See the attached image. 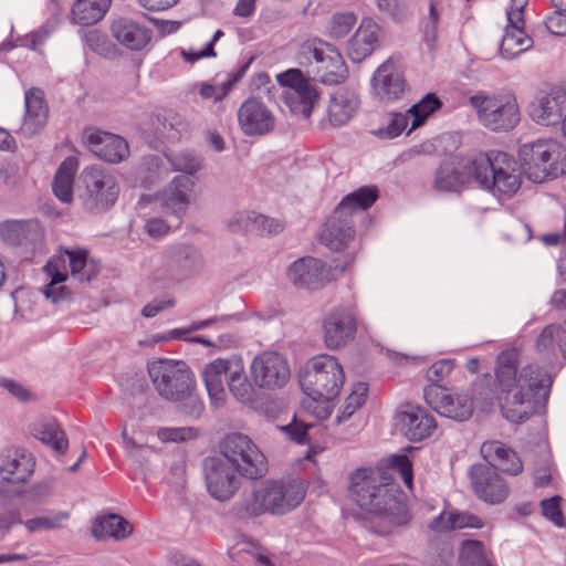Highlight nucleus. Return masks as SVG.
Here are the masks:
<instances>
[{
    "instance_id": "f257e3e1",
    "label": "nucleus",
    "mask_w": 566,
    "mask_h": 566,
    "mask_svg": "<svg viewBox=\"0 0 566 566\" xmlns=\"http://www.w3.org/2000/svg\"><path fill=\"white\" fill-rule=\"evenodd\" d=\"M411 489L412 465L407 455H395L390 459V468L359 469L350 476V491L357 505L371 514L370 527L380 535L394 533L406 526L410 513L406 496L395 483V475Z\"/></svg>"
},
{
    "instance_id": "f03ea898",
    "label": "nucleus",
    "mask_w": 566,
    "mask_h": 566,
    "mask_svg": "<svg viewBox=\"0 0 566 566\" xmlns=\"http://www.w3.org/2000/svg\"><path fill=\"white\" fill-rule=\"evenodd\" d=\"M520 353L516 348L500 353L495 367V384L504 417L522 422L546 402L552 386L551 376L537 365L517 370Z\"/></svg>"
},
{
    "instance_id": "7ed1b4c3",
    "label": "nucleus",
    "mask_w": 566,
    "mask_h": 566,
    "mask_svg": "<svg viewBox=\"0 0 566 566\" xmlns=\"http://www.w3.org/2000/svg\"><path fill=\"white\" fill-rule=\"evenodd\" d=\"M345 379L344 368L335 356L322 354L308 359L300 374L301 388L307 396L302 402L303 411L318 420L327 419Z\"/></svg>"
},
{
    "instance_id": "20e7f679",
    "label": "nucleus",
    "mask_w": 566,
    "mask_h": 566,
    "mask_svg": "<svg viewBox=\"0 0 566 566\" xmlns=\"http://www.w3.org/2000/svg\"><path fill=\"white\" fill-rule=\"evenodd\" d=\"M305 493L306 484L302 480L254 482L250 491H244L237 514L240 517L285 514L301 504Z\"/></svg>"
},
{
    "instance_id": "39448f33",
    "label": "nucleus",
    "mask_w": 566,
    "mask_h": 566,
    "mask_svg": "<svg viewBox=\"0 0 566 566\" xmlns=\"http://www.w3.org/2000/svg\"><path fill=\"white\" fill-rule=\"evenodd\" d=\"M148 374L160 397L181 403L188 416L201 415L203 403L195 392V376L185 361L159 359L148 365Z\"/></svg>"
},
{
    "instance_id": "423d86ee",
    "label": "nucleus",
    "mask_w": 566,
    "mask_h": 566,
    "mask_svg": "<svg viewBox=\"0 0 566 566\" xmlns=\"http://www.w3.org/2000/svg\"><path fill=\"white\" fill-rule=\"evenodd\" d=\"M377 199L376 187H361L346 196L325 222L321 232V241L334 251L348 249L355 237L353 213L358 210H367Z\"/></svg>"
},
{
    "instance_id": "0eeeda50",
    "label": "nucleus",
    "mask_w": 566,
    "mask_h": 566,
    "mask_svg": "<svg viewBox=\"0 0 566 566\" xmlns=\"http://www.w3.org/2000/svg\"><path fill=\"white\" fill-rule=\"evenodd\" d=\"M203 379L212 403L221 405L226 399L224 379L232 396L240 402H252L255 397L253 382L247 375L243 360L238 356L218 358L203 369Z\"/></svg>"
},
{
    "instance_id": "6e6552de",
    "label": "nucleus",
    "mask_w": 566,
    "mask_h": 566,
    "mask_svg": "<svg viewBox=\"0 0 566 566\" xmlns=\"http://www.w3.org/2000/svg\"><path fill=\"white\" fill-rule=\"evenodd\" d=\"M475 182L499 196H512L521 187L515 159L506 153L492 150L476 154Z\"/></svg>"
},
{
    "instance_id": "1a4fd4ad",
    "label": "nucleus",
    "mask_w": 566,
    "mask_h": 566,
    "mask_svg": "<svg viewBox=\"0 0 566 566\" xmlns=\"http://www.w3.org/2000/svg\"><path fill=\"white\" fill-rule=\"evenodd\" d=\"M44 269L51 277L44 293L54 302L65 295L66 289L60 284L66 280L67 269L71 275L78 281H91L99 270L98 264L90 259L88 252L83 249L64 250L50 260Z\"/></svg>"
},
{
    "instance_id": "9d476101",
    "label": "nucleus",
    "mask_w": 566,
    "mask_h": 566,
    "mask_svg": "<svg viewBox=\"0 0 566 566\" xmlns=\"http://www.w3.org/2000/svg\"><path fill=\"white\" fill-rule=\"evenodd\" d=\"M300 52L307 60L314 77L323 84L335 85L347 78V65L334 45L313 38L302 43Z\"/></svg>"
},
{
    "instance_id": "9b49d317",
    "label": "nucleus",
    "mask_w": 566,
    "mask_h": 566,
    "mask_svg": "<svg viewBox=\"0 0 566 566\" xmlns=\"http://www.w3.org/2000/svg\"><path fill=\"white\" fill-rule=\"evenodd\" d=\"M470 103L476 111L482 125L491 130H510L520 122V109L513 94L502 93L492 96L478 94L470 98Z\"/></svg>"
},
{
    "instance_id": "f8f14e48",
    "label": "nucleus",
    "mask_w": 566,
    "mask_h": 566,
    "mask_svg": "<svg viewBox=\"0 0 566 566\" xmlns=\"http://www.w3.org/2000/svg\"><path fill=\"white\" fill-rule=\"evenodd\" d=\"M220 458H224L241 474L250 479H258L266 472V459L258 446L245 434L232 432L227 434L220 443Z\"/></svg>"
},
{
    "instance_id": "ddd939ff",
    "label": "nucleus",
    "mask_w": 566,
    "mask_h": 566,
    "mask_svg": "<svg viewBox=\"0 0 566 566\" xmlns=\"http://www.w3.org/2000/svg\"><path fill=\"white\" fill-rule=\"evenodd\" d=\"M176 170L185 171L187 175H180L158 196V200L164 209L180 218L190 205L193 180L189 175L195 174L201 167L199 158L188 154H181L171 160Z\"/></svg>"
},
{
    "instance_id": "4468645a",
    "label": "nucleus",
    "mask_w": 566,
    "mask_h": 566,
    "mask_svg": "<svg viewBox=\"0 0 566 566\" xmlns=\"http://www.w3.org/2000/svg\"><path fill=\"white\" fill-rule=\"evenodd\" d=\"M80 182L85 192L81 195L84 207L90 211L102 212L116 202L119 195V184L114 174L102 166H91L83 169Z\"/></svg>"
},
{
    "instance_id": "2eb2a0df",
    "label": "nucleus",
    "mask_w": 566,
    "mask_h": 566,
    "mask_svg": "<svg viewBox=\"0 0 566 566\" xmlns=\"http://www.w3.org/2000/svg\"><path fill=\"white\" fill-rule=\"evenodd\" d=\"M354 253H346L340 261H335L334 266H327L319 259L313 256L302 258L290 265L287 277L294 285L318 289L325 283L337 279L354 262Z\"/></svg>"
},
{
    "instance_id": "dca6fc26",
    "label": "nucleus",
    "mask_w": 566,
    "mask_h": 566,
    "mask_svg": "<svg viewBox=\"0 0 566 566\" xmlns=\"http://www.w3.org/2000/svg\"><path fill=\"white\" fill-rule=\"evenodd\" d=\"M560 155V145L553 139H539L520 147L518 157L527 177L534 182H543L558 174L556 160Z\"/></svg>"
},
{
    "instance_id": "f3484780",
    "label": "nucleus",
    "mask_w": 566,
    "mask_h": 566,
    "mask_svg": "<svg viewBox=\"0 0 566 566\" xmlns=\"http://www.w3.org/2000/svg\"><path fill=\"white\" fill-rule=\"evenodd\" d=\"M251 381L260 389L276 390L283 388L291 378V368L286 358L276 352H263L250 364Z\"/></svg>"
},
{
    "instance_id": "a211bd4d",
    "label": "nucleus",
    "mask_w": 566,
    "mask_h": 566,
    "mask_svg": "<svg viewBox=\"0 0 566 566\" xmlns=\"http://www.w3.org/2000/svg\"><path fill=\"white\" fill-rule=\"evenodd\" d=\"M276 78L282 86L286 87L284 98L291 111L310 117L319 97L315 85L298 69L280 73Z\"/></svg>"
},
{
    "instance_id": "6ab92c4d",
    "label": "nucleus",
    "mask_w": 566,
    "mask_h": 566,
    "mask_svg": "<svg viewBox=\"0 0 566 566\" xmlns=\"http://www.w3.org/2000/svg\"><path fill=\"white\" fill-rule=\"evenodd\" d=\"M205 475L209 494L218 501L230 500L240 488L241 476H244L219 455L205 460Z\"/></svg>"
},
{
    "instance_id": "aec40b11",
    "label": "nucleus",
    "mask_w": 566,
    "mask_h": 566,
    "mask_svg": "<svg viewBox=\"0 0 566 566\" xmlns=\"http://www.w3.org/2000/svg\"><path fill=\"white\" fill-rule=\"evenodd\" d=\"M476 154L452 155L437 170L433 188L439 191H458L462 186L475 182Z\"/></svg>"
},
{
    "instance_id": "412c9836",
    "label": "nucleus",
    "mask_w": 566,
    "mask_h": 566,
    "mask_svg": "<svg viewBox=\"0 0 566 566\" xmlns=\"http://www.w3.org/2000/svg\"><path fill=\"white\" fill-rule=\"evenodd\" d=\"M528 0H511L506 12L507 24L500 45V53L505 59H514L533 45V40L524 30V9Z\"/></svg>"
},
{
    "instance_id": "4be33fe9",
    "label": "nucleus",
    "mask_w": 566,
    "mask_h": 566,
    "mask_svg": "<svg viewBox=\"0 0 566 566\" xmlns=\"http://www.w3.org/2000/svg\"><path fill=\"white\" fill-rule=\"evenodd\" d=\"M441 101L434 94H428L407 113L392 114L382 135L388 138H395L409 125L410 129L408 134H410L412 130L420 127L430 115L441 107Z\"/></svg>"
},
{
    "instance_id": "5701e85b",
    "label": "nucleus",
    "mask_w": 566,
    "mask_h": 566,
    "mask_svg": "<svg viewBox=\"0 0 566 566\" xmlns=\"http://www.w3.org/2000/svg\"><path fill=\"white\" fill-rule=\"evenodd\" d=\"M373 88L381 101H396L403 95L407 83L399 57L391 56L377 69Z\"/></svg>"
},
{
    "instance_id": "b1692460",
    "label": "nucleus",
    "mask_w": 566,
    "mask_h": 566,
    "mask_svg": "<svg viewBox=\"0 0 566 566\" xmlns=\"http://www.w3.org/2000/svg\"><path fill=\"white\" fill-rule=\"evenodd\" d=\"M427 402L441 416L467 420L473 412V403L468 395L448 392L447 390L431 386L426 389Z\"/></svg>"
},
{
    "instance_id": "393cba45",
    "label": "nucleus",
    "mask_w": 566,
    "mask_h": 566,
    "mask_svg": "<svg viewBox=\"0 0 566 566\" xmlns=\"http://www.w3.org/2000/svg\"><path fill=\"white\" fill-rule=\"evenodd\" d=\"M238 122L247 136L265 135L275 126L272 112L258 98H248L242 103L238 109Z\"/></svg>"
},
{
    "instance_id": "a878e982",
    "label": "nucleus",
    "mask_w": 566,
    "mask_h": 566,
    "mask_svg": "<svg viewBox=\"0 0 566 566\" xmlns=\"http://www.w3.org/2000/svg\"><path fill=\"white\" fill-rule=\"evenodd\" d=\"M84 140L90 150L105 161L117 164L129 155L127 142L118 136L97 129H86Z\"/></svg>"
},
{
    "instance_id": "bb28decb",
    "label": "nucleus",
    "mask_w": 566,
    "mask_h": 566,
    "mask_svg": "<svg viewBox=\"0 0 566 566\" xmlns=\"http://www.w3.org/2000/svg\"><path fill=\"white\" fill-rule=\"evenodd\" d=\"M471 482L475 494L491 504L501 503L509 494L505 481L494 468L485 464L472 467Z\"/></svg>"
},
{
    "instance_id": "cd10ccee",
    "label": "nucleus",
    "mask_w": 566,
    "mask_h": 566,
    "mask_svg": "<svg viewBox=\"0 0 566 566\" xmlns=\"http://www.w3.org/2000/svg\"><path fill=\"white\" fill-rule=\"evenodd\" d=\"M355 333L356 318L352 307L336 308L324 322V340L329 349L346 345Z\"/></svg>"
},
{
    "instance_id": "c85d7f7f",
    "label": "nucleus",
    "mask_w": 566,
    "mask_h": 566,
    "mask_svg": "<svg viewBox=\"0 0 566 566\" xmlns=\"http://www.w3.org/2000/svg\"><path fill=\"white\" fill-rule=\"evenodd\" d=\"M35 468L33 455L19 447H10L0 453V475L2 480L20 484L27 482Z\"/></svg>"
},
{
    "instance_id": "c756f323",
    "label": "nucleus",
    "mask_w": 566,
    "mask_h": 566,
    "mask_svg": "<svg viewBox=\"0 0 566 566\" xmlns=\"http://www.w3.org/2000/svg\"><path fill=\"white\" fill-rule=\"evenodd\" d=\"M566 111V92L562 88H552L541 94L530 106V116L541 125L558 124Z\"/></svg>"
},
{
    "instance_id": "7c9ffc66",
    "label": "nucleus",
    "mask_w": 566,
    "mask_h": 566,
    "mask_svg": "<svg viewBox=\"0 0 566 566\" xmlns=\"http://www.w3.org/2000/svg\"><path fill=\"white\" fill-rule=\"evenodd\" d=\"M534 348L542 361L554 363L559 354L566 359V319L545 326L536 337Z\"/></svg>"
},
{
    "instance_id": "2f4dec72",
    "label": "nucleus",
    "mask_w": 566,
    "mask_h": 566,
    "mask_svg": "<svg viewBox=\"0 0 566 566\" xmlns=\"http://www.w3.org/2000/svg\"><path fill=\"white\" fill-rule=\"evenodd\" d=\"M401 431L412 441L428 438L436 429L434 418L423 408L407 406L398 416Z\"/></svg>"
},
{
    "instance_id": "473e14b6",
    "label": "nucleus",
    "mask_w": 566,
    "mask_h": 566,
    "mask_svg": "<svg viewBox=\"0 0 566 566\" xmlns=\"http://www.w3.org/2000/svg\"><path fill=\"white\" fill-rule=\"evenodd\" d=\"M111 33L118 44L132 51L143 50L151 39L150 30L126 18L115 20Z\"/></svg>"
},
{
    "instance_id": "72a5a7b5",
    "label": "nucleus",
    "mask_w": 566,
    "mask_h": 566,
    "mask_svg": "<svg viewBox=\"0 0 566 566\" xmlns=\"http://www.w3.org/2000/svg\"><path fill=\"white\" fill-rule=\"evenodd\" d=\"M380 28L371 19H364L349 41L348 56L354 62H360L369 56L379 42Z\"/></svg>"
},
{
    "instance_id": "f704fd0d",
    "label": "nucleus",
    "mask_w": 566,
    "mask_h": 566,
    "mask_svg": "<svg viewBox=\"0 0 566 566\" xmlns=\"http://www.w3.org/2000/svg\"><path fill=\"white\" fill-rule=\"evenodd\" d=\"M481 454L488 461V465L516 475L523 470V464L516 453L503 442L491 440L481 446Z\"/></svg>"
},
{
    "instance_id": "c9c22d12",
    "label": "nucleus",
    "mask_w": 566,
    "mask_h": 566,
    "mask_svg": "<svg viewBox=\"0 0 566 566\" xmlns=\"http://www.w3.org/2000/svg\"><path fill=\"white\" fill-rule=\"evenodd\" d=\"M46 120L44 94L39 88H31L25 94V116L21 129L25 135H35L45 126Z\"/></svg>"
},
{
    "instance_id": "e433bc0d",
    "label": "nucleus",
    "mask_w": 566,
    "mask_h": 566,
    "mask_svg": "<svg viewBox=\"0 0 566 566\" xmlns=\"http://www.w3.org/2000/svg\"><path fill=\"white\" fill-rule=\"evenodd\" d=\"M32 436L50 447L56 454H65L69 440L55 419H42L32 424Z\"/></svg>"
},
{
    "instance_id": "4c0bfd02",
    "label": "nucleus",
    "mask_w": 566,
    "mask_h": 566,
    "mask_svg": "<svg viewBox=\"0 0 566 566\" xmlns=\"http://www.w3.org/2000/svg\"><path fill=\"white\" fill-rule=\"evenodd\" d=\"M112 0H76L71 10V20L78 25L99 22L111 7Z\"/></svg>"
},
{
    "instance_id": "58836bf2",
    "label": "nucleus",
    "mask_w": 566,
    "mask_h": 566,
    "mask_svg": "<svg viewBox=\"0 0 566 566\" xmlns=\"http://www.w3.org/2000/svg\"><path fill=\"white\" fill-rule=\"evenodd\" d=\"M358 107V98L355 93L339 90L333 96L328 105V119L334 126H342L349 122Z\"/></svg>"
},
{
    "instance_id": "ea45409f",
    "label": "nucleus",
    "mask_w": 566,
    "mask_h": 566,
    "mask_svg": "<svg viewBox=\"0 0 566 566\" xmlns=\"http://www.w3.org/2000/svg\"><path fill=\"white\" fill-rule=\"evenodd\" d=\"M168 265L177 276H187L201 266V255L193 247L178 245L169 251Z\"/></svg>"
},
{
    "instance_id": "a19ab883",
    "label": "nucleus",
    "mask_w": 566,
    "mask_h": 566,
    "mask_svg": "<svg viewBox=\"0 0 566 566\" xmlns=\"http://www.w3.org/2000/svg\"><path fill=\"white\" fill-rule=\"evenodd\" d=\"M78 168L75 157H67L60 165L53 180V192L62 202H71L73 198V180Z\"/></svg>"
},
{
    "instance_id": "79ce46f5",
    "label": "nucleus",
    "mask_w": 566,
    "mask_h": 566,
    "mask_svg": "<svg viewBox=\"0 0 566 566\" xmlns=\"http://www.w3.org/2000/svg\"><path fill=\"white\" fill-rule=\"evenodd\" d=\"M92 532L97 538L113 537L122 539L132 534L133 526L124 517L117 514H109L97 518Z\"/></svg>"
},
{
    "instance_id": "37998d69",
    "label": "nucleus",
    "mask_w": 566,
    "mask_h": 566,
    "mask_svg": "<svg viewBox=\"0 0 566 566\" xmlns=\"http://www.w3.org/2000/svg\"><path fill=\"white\" fill-rule=\"evenodd\" d=\"M460 566H495L492 552L476 539L462 542L459 551Z\"/></svg>"
},
{
    "instance_id": "c03bdc74",
    "label": "nucleus",
    "mask_w": 566,
    "mask_h": 566,
    "mask_svg": "<svg viewBox=\"0 0 566 566\" xmlns=\"http://www.w3.org/2000/svg\"><path fill=\"white\" fill-rule=\"evenodd\" d=\"M368 386L366 382L359 381L353 385L350 394L345 399V402L337 415V422L340 423L352 417L366 401Z\"/></svg>"
},
{
    "instance_id": "a18cd8bd",
    "label": "nucleus",
    "mask_w": 566,
    "mask_h": 566,
    "mask_svg": "<svg viewBox=\"0 0 566 566\" xmlns=\"http://www.w3.org/2000/svg\"><path fill=\"white\" fill-rule=\"evenodd\" d=\"M69 520L66 512H50L28 520L24 525L31 533L40 531L57 530Z\"/></svg>"
},
{
    "instance_id": "49530a36",
    "label": "nucleus",
    "mask_w": 566,
    "mask_h": 566,
    "mask_svg": "<svg viewBox=\"0 0 566 566\" xmlns=\"http://www.w3.org/2000/svg\"><path fill=\"white\" fill-rule=\"evenodd\" d=\"M357 22V17L353 12L335 13L328 22L327 32L332 39H342L346 36Z\"/></svg>"
},
{
    "instance_id": "de8ad7c7",
    "label": "nucleus",
    "mask_w": 566,
    "mask_h": 566,
    "mask_svg": "<svg viewBox=\"0 0 566 566\" xmlns=\"http://www.w3.org/2000/svg\"><path fill=\"white\" fill-rule=\"evenodd\" d=\"M23 234L21 235V243L31 251L41 250L43 247L44 232L38 221H24L23 222Z\"/></svg>"
},
{
    "instance_id": "09e8293b",
    "label": "nucleus",
    "mask_w": 566,
    "mask_h": 566,
    "mask_svg": "<svg viewBox=\"0 0 566 566\" xmlns=\"http://www.w3.org/2000/svg\"><path fill=\"white\" fill-rule=\"evenodd\" d=\"M210 324V321H202L198 323H192L189 327H182V328H175L171 329L165 334H159L153 336L150 342H139L140 345L147 344H155L159 342H167L170 339H186L187 335H189L192 332L202 329L207 327Z\"/></svg>"
},
{
    "instance_id": "8fccbe9b",
    "label": "nucleus",
    "mask_w": 566,
    "mask_h": 566,
    "mask_svg": "<svg viewBox=\"0 0 566 566\" xmlns=\"http://www.w3.org/2000/svg\"><path fill=\"white\" fill-rule=\"evenodd\" d=\"M376 4L380 13L395 21L403 20L409 12L406 0H376Z\"/></svg>"
},
{
    "instance_id": "3c124183",
    "label": "nucleus",
    "mask_w": 566,
    "mask_h": 566,
    "mask_svg": "<svg viewBox=\"0 0 566 566\" xmlns=\"http://www.w3.org/2000/svg\"><path fill=\"white\" fill-rule=\"evenodd\" d=\"M198 430L192 427L160 428L157 437L163 442H185L195 439Z\"/></svg>"
},
{
    "instance_id": "603ef678",
    "label": "nucleus",
    "mask_w": 566,
    "mask_h": 566,
    "mask_svg": "<svg viewBox=\"0 0 566 566\" xmlns=\"http://www.w3.org/2000/svg\"><path fill=\"white\" fill-rule=\"evenodd\" d=\"M248 229L255 230L256 235L263 234H276L280 233L284 229V224L276 219H270L262 214H256L253 221H251Z\"/></svg>"
},
{
    "instance_id": "864d4df0",
    "label": "nucleus",
    "mask_w": 566,
    "mask_h": 566,
    "mask_svg": "<svg viewBox=\"0 0 566 566\" xmlns=\"http://www.w3.org/2000/svg\"><path fill=\"white\" fill-rule=\"evenodd\" d=\"M302 413L298 416H295L293 421L284 427H281V429L287 433L292 440L303 443L305 442V439L307 437V431L310 428H312V423L307 422L305 419H302Z\"/></svg>"
},
{
    "instance_id": "5fc2aeb1",
    "label": "nucleus",
    "mask_w": 566,
    "mask_h": 566,
    "mask_svg": "<svg viewBox=\"0 0 566 566\" xmlns=\"http://www.w3.org/2000/svg\"><path fill=\"white\" fill-rule=\"evenodd\" d=\"M223 36V32L221 30H217L211 41L207 44V46L200 51L193 50H181V57L189 63H195L200 59L216 56L214 44L216 42Z\"/></svg>"
},
{
    "instance_id": "6e6d98bb",
    "label": "nucleus",
    "mask_w": 566,
    "mask_h": 566,
    "mask_svg": "<svg viewBox=\"0 0 566 566\" xmlns=\"http://www.w3.org/2000/svg\"><path fill=\"white\" fill-rule=\"evenodd\" d=\"M256 213L253 211H241L232 216L228 222V228L234 233H251L254 234L255 230L248 229L251 221H253Z\"/></svg>"
},
{
    "instance_id": "4d7b16f0",
    "label": "nucleus",
    "mask_w": 566,
    "mask_h": 566,
    "mask_svg": "<svg viewBox=\"0 0 566 566\" xmlns=\"http://www.w3.org/2000/svg\"><path fill=\"white\" fill-rule=\"evenodd\" d=\"M453 531L462 528H482L484 523L480 517L468 512L451 511Z\"/></svg>"
},
{
    "instance_id": "13d9d810",
    "label": "nucleus",
    "mask_w": 566,
    "mask_h": 566,
    "mask_svg": "<svg viewBox=\"0 0 566 566\" xmlns=\"http://www.w3.org/2000/svg\"><path fill=\"white\" fill-rule=\"evenodd\" d=\"M24 221H11L0 226V235L9 244L20 245Z\"/></svg>"
},
{
    "instance_id": "bf43d9fd",
    "label": "nucleus",
    "mask_w": 566,
    "mask_h": 566,
    "mask_svg": "<svg viewBox=\"0 0 566 566\" xmlns=\"http://www.w3.org/2000/svg\"><path fill=\"white\" fill-rule=\"evenodd\" d=\"M559 497L554 496L542 501L543 514L558 526H563L564 518L559 505Z\"/></svg>"
},
{
    "instance_id": "052dcab7",
    "label": "nucleus",
    "mask_w": 566,
    "mask_h": 566,
    "mask_svg": "<svg viewBox=\"0 0 566 566\" xmlns=\"http://www.w3.org/2000/svg\"><path fill=\"white\" fill-rule=\"evenodd\" d=\"M546 29L554 35H566V14L562 11H554L545 20Z\"/></svg>"
},
{
    "instance_id": "680f3d73",
    "label": "nucleus",
    "mask_w": 566,
    "mask_h": 566,
    "mask_svg": "<svg viewBox=\"0 0 566 566\" xmlns=\"http://www.w3.org/2000/svg\"><path fill=\"white\" fill-rule=\"evenodd\" d=\"M453 369L451 360L441 359L430 366L427 371V377L431 381H440L447 377Z\"/></svg>"
},
{
    "instance_id": "e2e57ef3",
    "label": "nucleus",
    "mask_w": 566,
    "mask_h": 566,
    "mask_svg": "<svg viewBox=\"0 0 566 566\" xmlns=\"http://www.w3.org/2000/svg\"><path fill=\"white\" fill-rule=\"evenodd\" d=\"M429 528L437 533L453 531L451 511L441 512L439 516H437L430 522Z\"/></svg>"
},
{
    "instance_id": "0e129e2a",
    "label": "nucleus",
    "mask_w": 566,
    "mask_h": 566,
    "mask_svg": "<svg viewBox=\"0 0 566 566\" xmlns=\"http://www.w3.org/2000/svg\"><path fill=\"white\" fill-rule=\"evenodd\" d=\"M443 3L439 1H431L430 8H429V22L426 25V32L431 33L432 35L436 34L438 30V23L440 20V15L443 11Z\"/></svg>"
},
{
    "instance_id": "69168bd1",
    "label": "nucleus",
    "mask_w": 566,
    "mask_h": 566,
    "mask_svg": "<svg viewBox=\"0 0 566 566\" xmlns=\"http://www.w3.org/2000/svg\"><path fill=\"white\" fill-rule=\"evenodd\" d=\"M145 229L150 237L160 238L169 232L170 227L164 220L154 218L147 221Z\"/></svg>"
},
{
    "instance_id": "338daca9",
    "label": "nucleus",
    "mask_w": 566,
    "mask_h": 566,
    "mask_svg": "<svg viewBox=\"0 0 566 566\" xmlns=\"http://www.w3.org/2000/svg\"><path fill=\"white\" fill-rule=\"evenodd\" d=\"M2 387H4L12 396L18 398L21 401L29 400L31 398V392L24 388L22 385L14 382L10 379H3L1 381Z\"/></svg>"
},
{
    "instance_id": "774afa93",
    "label": "nucleus",
    "mask_w": 566,
    "mask_h": 566,
    "mask_svg": "<svg viewBox=\"0 0 566 566\" xmlns=\"http://www.w3.org/2000/svg\"><path fill=\"white\" fill-rule=\"evenodd\" d=\"M199 93L201 97L205 99L220 101L226 96L227 91L224 87H217L209 84H200Z\"/></svg>"
}]
</instances>
